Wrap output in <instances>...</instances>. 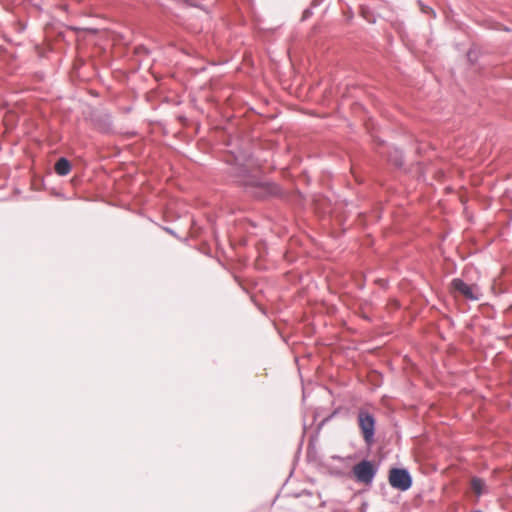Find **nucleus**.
Segmentation results:
<instances>
[{"label": "nucleus", "instance_id": "1", "mask_svg": "<svg viewBox=\"0 0 512 512\" xmlns=\"http://www.w3.org/2000/svg\"><path fill=\"white\" fill-rule=\"evenodd\" d=\"M290 482H284V485L282 486L279 496L283 497H290L293 496L295 498H304L303 503L307 505L308 507H320L322 506L323 502L320 498V494L317 492L312 491L311 489H302L298 492H292L288 488V484Z\"/></svg>", "mask_w": 512, "mask_h": 512}, {"label": "nucleus", "instance_id": "2", "mask_svg": "<svg viewBox=\"0 0 512 512\" xmlns=\"http://www.w3.org/2000/svg\"><path fill=\"white\" fill-rule=\"evenodd\" d=\"M358 426L361 430L364 441L367 445H371L374 441L375 434V418L374 416L364 409L358 412Z\"/></svg>", "mask_w": 512, "mask_h": 512}, {"label": "nucleus", "instance_id": "3", "mask_svg": "<svg viewBox=\"0 0 512 512\" xmlns=\"http://www.w3.org/2000/svg\"><path fill=\"white\" fill-rule=\"evenodd\" d=\"M451 288L453 292L459 293L466 299L478 300L479 289L476 285H468L463 280L456 278L451 282Z\"/></svg>", "mask_w": 512, "mask_h": 512}, {"label": "nucleus", "instance_id": "4", "mask_svg": "<svg viewBox=\"0 0 512 512\" xmlns=\"http://www.w3.org/2000/svg\"><path fill=\"white\" fill-rule=\"evenodd\" d=\"M376 465L368 460H363L353 467V474L357 480H372L376 474Z\"/></svg>", "mask_w": 512, "mask_h": 512}, {"label": "nucleus", "instance_id": "5", "mask_svg": "<svg viewBox=\"0 0 512 512\" xmlns=\"http://www.w3.org/2000/svg\"><path fill=\"white\" fill-rule=\"evenodd\" d=\"M388 480H411V477L406 469L393 468L389 472Z\"/></svg>", "mask_w": 512, "mask_h": 512}, {"label": "nucleus", "instance_id": "6", "mask_svg": "<svg viewBox=\"0 0 512 512\" xmlns=\"http://www.w3.org/2000/svg\"><path fill=\"white\" fill-rule=\"evenodd\" d=\"M71 170L70 162L65 158H60L55 164V171L60 176L67 175Z\"/></svg>", "mask_w": 512, "mask_h": 512}, {"label": "nucleus", "instance_id": "7", "mask_svg": "<svg viewBox=\"0 0 512 512\" xmlns=\"http://www.w3.org/2000/svg\"><path fill=\"white\" fill-rule=\"evenodd\" d=\"M471 490L475 493L477 497L487 493V488L485 486V482H471Z\"/></svg>", "mask_w": 512, "mask_h": 512}, {"label": "nucleus", "instance_id": "8", "mask_svg": "<svg viewBox=\"0 0 512 512\" xmlns=\"http://www.w3.org/2000/svg\"><path fill=\"white\" fill-rule=\"evenodd\" d=\"M389 484L400 491H407L411 488L413 482H389Z\"/></svg>", "mask_w": 512, "mask_h": 512}]
</instances>
